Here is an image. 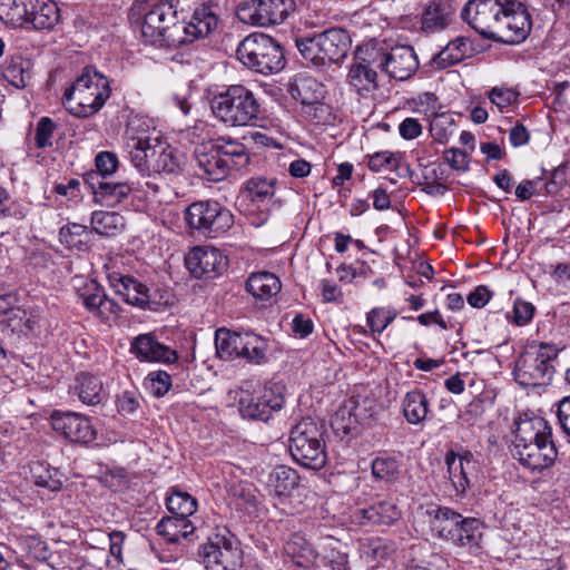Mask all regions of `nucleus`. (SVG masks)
Returning a JSON list of instances; mask_svg holds the SVG:
<instances>
[{
  "mask_svg": "<svg viewBox=\"0 0 570 570\" xmlns=\"http://www.w3.org/2000/svg\"><path fill=\"white\" fill-rule=\"evenodd\" d=\"M244 338L245 341L239 353V358H245L253 364L265 363L268 350L266 340L252 332H246V337Z\"/></svg>",
  "mask_w": 570,
  "mask_h": 570,
  "instance_id": "49530a36",
  "label": "nucleus"
},
{
  "mask_svg": "<svg viewBox=\"0 0 570 570\" xmlns=\"http://www.w3.org/2000/svg\"><path fill=\"white\" fill-rule=\"evenodd\" d=\"M512 321L519 326L528 324L534 314V306L525 301L517 299L513 304Z\"/></svg>",
  "mask_w": 570,
  "mask_h": 570,
  "instance_id": "338daca9",
  "label": "nucleus"
},
{
  "mask_svg": "<svg viewBox=\"0 0 570 570\" xmlns=\"http://www.w3.org/2000/svg\"><path fill=\"white\" fill-rule=\"evenodd\" d=\"M246 332H235L225 327L218 328L215 334L216 352L220 358L234 360L239 358Z\"/></svg>",
  "mask_w": 570,
  "mask_h": 570,
  "instance_id": "58836bf2",
  "label": "nucleus"
},
{
  "mask_svg": "<svg viewBox=\"0 0 570 570\" xmlns=\"http://www.w3.org/2000/svg\"><path fill=\"white\" fill-rule=\"evenodd\" d=\"M285 390V385L279 382H266L263 385L256 380L242 382L238 401L240 415L248 420L268 421L273 413L284 407Z\"/></svg>",
  "mask_w": 570,
  "mask_h": 570,
  "instance_id": "39448f33",
  "label": "nucleus"
},
{
  "mask_svg": "<svg viewBox=\"0 0 570 570\" xmlns=\"http://www.w3.org/2000/svg\"><path fill=\"white\" fill-rule=\"evenodd\" d=\"M392 307H374L366 314V323L373 334H381L396 318Z\"/></svg>",
  "mask_w": 570,
  "mask_h": 570,
  "instance_id": "5fc2aeb1",
  "label": "nucleus"
},
{
  "mask_svg": "<svg viewBox=\"0 0 570 570\" xmlns=\"http://www.w3.org/2000/svg\"><path fill=\"white\" fill-rule=\"evenodd\" d=\"M509 0H469L461 11L462 19L476 32L493 40L498 21Z\"/></svg>",
  "mask_w": 570,
  "mask_h": 570,
  "instance_id": "f8f14e48",
  "label": "nucleus"
},
{
  "mask_svg": "<svg viewBox=\"0 0 570 570\" xmlns=\"http://www.w3.org/2000/svg\"><path fill=\"white\" fill-rule=\"evenodd\" d=\"M532 28L531 14L528 7L519 0H509V3L498 21L493 41L507 45L523 42Z\"/></svg>",
  "mask_w": 570,
  "mask_h": 570,
  "instance_id": "9b49d317",
  "label": "nucleus"
},
{
  "mask_svg": "<svg viewBox=\"0 0 570 570\" xmlns=\"http://www.w3.org/2000/svg\"><path fill=\"white\" fill-rule=\"evenodd\" d=\"M185 264L196 278H213L228 266V258L222 250L212 246H196L185 257Z\"/></svg>",
  "mask_w": 570,
  "mask_h": 570,
  "instance_id": "2eb2a0df",
  "label": "nucleus"
},
{
  "mask_svg": "<svg viewBox=\"0 0 570 570\" xmlns=\"http://www.w3.org/2000/svg\"><path fill=\"white\" fill-rule=\"evenodd\" d=\"M558 355L559 348L554 344L528 343L517 362L515 381L524 387L548 385L554 375Z\"/></svg>",
  "mask_w": 570,
  "mask_h": 570,
  "instance_id": "20e7f679",
  "label": "nucleus"
},
{
  "mask_svg": "<svg viewBox=\"0 0 570 570\" xmlns=\"http://www.w3.org/2000/svg\"><path fill=\"white\" fill-rule=\"evenodd\" d=\"M91 229L87 226L68 223L59 229V240L69 249L88 252L90 249Z\"/></svg>",
  "mask_w": 570,
  "mask_h": 570,
  "instance_id": "ea45409f",
  "label": "nucleus"
},
{
  "mask_svg": "<svg viewBox=\"0 0 570 570\" xmlns=\"http://www.w3.org/2000/svg\"><path fill=\"white\" fill-rule=\"evenodd\" d=\"M140 394L136 390H126L117 397V410L121 415H132L140 407Z\"/></svg>",
  "mask_w": 570,
  "mask_h": 570,
  "instance_id": "680f3d73",
  "label": "nucleus"
},
{
  "mask_svg": "<svg viewBox=\"0 0 570 570\" xmlns=\"http://www.w3.org/2000/svg\"><path fill=\"white\" fill-rule=\"evenodd\" d=\"M376 59L379 68L396 80L410 78L419 67L414 50L406 46L393 48L389 53L377 50Z\"/></svg>",
  "mask_w": 570,
  "mask_h": 570,
  "instance_id": "a211bd4d",
  "label": "nucleus"
},
{
  "mask_svg": "<svg viewBox=\"0 0 570 570\" xmlns=\"http://www.w3.org/2000/svg\"><path fill=\"white\" fill-rule=\"evenodd\" d=\"M197 0H135L129 18L146 43L177 48L205 39L218 27L216 7Z\"/></svg>",
  "mask_w": 570,
  "mask_h": 570,
  "instance_id": "f257e3e1",
  "label": "nucleus"
},
{
  "mask_svg": "<svg viewBox=\"0 0 570 570\" xmlns=\"http://www.w3.org/2000/svg\"><path fill=\"white\" fill-rule=\"evenodd\" d=\"M402 411L407 423H423L430 412V403L424 392L419 389L409 391L402 399Z\"/></svg>",
  "mask_w": 570,
  "mask_h": 570,
  "instance_id": "c9c22d12",
  "label": "nucleus"
},
{
  "mask_svg": "<svg viewBox=\"0 0 570 570\" xmlns=\"http://www.w3.org/2000/svg\"><path fill=\"white\" fill-rule=\"evenodd\" d=\"M377 49L357 47L354 62L350 67L347 81L362 96H366L377 88Z\"/></svg>",
  "mask_w": 570,
  "mask_h": 570,
  "instance_id": "4468645a",
  "label": "nucleus"
},
{
  "mask_svg": "<svg viewBox=\"0 0 570 570\" xmlns=\"http://www.w3.org/2000/svg\"><path fill=\"white\" fill-rule=\"evenodd\" d=\"M82 179L92 193L94 200L107 206L124 202L136 189L132 183L102 179L96 174H85Z\"/></svg>",
  "mask_w": 570,
  "mask_h": 570,
  "instance_id": "6ab92c4d",
  "label": "nucleus"
},
{
  "mask_svg": "<svg viewBox=\"0 0 570 570\" xmlns=\"http://www.w3.org/2000/svg\"><path fill=\"white\" fill-rule=\"evenodd\" d=\"M454 132V120L450 115L441 114L430 122V134L439 144H446Z\"/></svg>",
  "mask_w": 570,
  "mask_h": 570,
  "instance_id": "6e6d98bb",
  "label": "nucleus"
},
{
  "mask_svg": "<svg viewBox=\"0 0 570 570\" xmlns=\"http://www.w3.org/2000/svg\"><path fill=\"white\" fill-rule=\"evenodd\" d=\"M282 284L279 278L269 272L252 274L246 282L247 292L256 299L267 301L279 293Z\"/></svg>",
  "mask_w": 570,
  "mask_h": 570,
  "instance_id": "e433bc0d",
  "label": "nucleus"
},
{
  "mask_svg": "<svg viewBox=\"0 0 570 570\" xmlns=\"http://www.w3.org/2000/svg\"><path fill=\"white\" fill-rule=\"evenodd\" d=\"M471 52V40L466 37H456L433 56L431 65L438 69H446L470 57Z\"/></svg>",
  "mask_w": 570,
  "mask_h": 570,
  "instance_id": "2f4dec72",
  "label": "nucleus"
},
{
  "mask_svg": "<svg viewBox=\"0 0 570 570\" xmlns=\"http://www.w3.org/2000/svg\"><path fill=\"white\" fill-rule=\"evenodd\" d=\"M109 80L94 67H85L80 76L66 89L62 104L79 118L96 115L110 97Z\"/></svg>",
  "mask_w": 570,
  "mask_h": 570,
  "instance_id": "f03ea898",
  "label": "nucleus"
},
{
  "mask_svg": "<svg viewBox=\"0 0 570 570\" xmlns=\"http://www.w3.org/2000/svg\"><path fill=\"white\" fill-rule=\"evenodd\" d=\"M372 475L376 480L393 483L401 473L400 462L392 456H380L372 461Z\"/></svg>",
  "mask_w": 570,
  "mask_h": 570,
  "instance_id": "3c124183",
  "label": "nucleus"
},
{
  "mask_svg": "<svg viewBox=\"0 0 570 570\" xmlns=\"http://www.w3.org/2000/svg\"><path fill=\"white\" fill-rule=\"evenodd\" d=\"M236 56L245 67L262 75L277 73L286 63L282 45L263 32L246 36L239 42Z\"/></svg>",
  "mask_w": 570,
  "mask_h": 570,
  "instance_id": "423d86ee",
  "label": "nucleus"
},
{
  "mask_svg": "<svg viewBox=\"0 0 570 570\" xmlns=\"http://www.w3.org/2000/svg\"><path fill=\"white\" fill-rule=\"evenodd\" d=\"M108 281L115 293L121 296L127 304L142 309H157L158 302L155 301L149 288L132 276L111 272L108 274Z\"/></svg>",
  "mask_w": 570,
  "mask_h": 570,
  "instance_id": "f3484780",
  "label": "nucleus"
},
{
  "mask_svg": "<svg viewBox=\"0 0 570 570\" xmlns=\"http://www.w3.org/2000/svg\"><path fill=\"white\" fill-rule=\"evenodd\" d=\"M195 159L199 175L209 181H222L229 175L213 140L196 147Z\"/></svg>",
  "mask_w": 570,
  "mask_h": 570,
  "instance_id": "5701e85b",
  "label": "nucleus"
},
{
  "mask_svg": "<svg viewBox=\"0 0 570 570\" xmlns=\"http://www.w3.org/2000/svg\"><path fill=\"white\" fill-rule=\"evenodd\" d=\"M50 421L52 429L71 442L88 444L96 440L97 432L92 423L79 413L55 411Z\"/></svg>",
  "mask_w": 570,
  "mask_h": 570,
  "instance_id": "dca6fc26",
  "label": "nucleus"
},
{
  "mask_svg": "<svg viewBox=\"0 0 570 570\" xmlns=\"http://www.w3.org/2000/svg\"><path fill=\"white\" fill-rule=\"evenodd\" d=\"M275 179L265 177H253L245 184L244 190L250 203L264 215L263 220L267 218L275 195Z\"/></svg>",
  "mask_w": 570,
  "mask_h": 570,
  "instance_id": "c85d7f7f",
  "label": "nucleus"
},
{
  "mask_svg": "<svg viewBox=\"0 0 570 570\" xmlns=\"http://www.w3.org/2000/svg\"><path fill=\"white\" fill-rule=\"evenodd\" d=\"M294 9V0H248L238 6L237 14L245 23L269 27L284 22Z\"/></svg>",
  "mask_w": 570,
  "mask_h": 570,
  "instance_id": "9d476101",
  "label": "nucleus"
},
{
  "mask_svg": "<svg viewBox=\"0 0 570 570\" xmlns=\"http://www.w3.org/2000/svg\"><path fill=\"white\" fill-rule=\"evenodd\" d=\"M489 98L491 104L502 112L518 102L519 92L512 88L494 87L490 90Z\"/></svg>",
  "mask_w": 570,
  "mask_h": 570,
  "instance_id": "052dcab7",
  "label": "nucleus"
},
{
  "mask_svg": "<svg viewBox=\"0 0 570 570\" xmlns=\"http://www.w3.org/2000/svg\"><path fill=\"white\" fill-rule=\"evenodd\" d=\"M91 233L111 237L120 233L125 227V218L119 213L95 210L90 218Z\"/></svg>",
  "mask_w": 570,
  "mask_h": 570,
  "instance_id": "a19ab883",
  "label": "nucleus"
},
{
  "mask_svg": "<svg viewBox=\"0 0 570 570\" xmlns=\"http://www.w3.org/2000/svg\"><path fill=\"white\" fill-rule=\"evenodd\" d=\"M357 423L356 414L352 413V407L344 405L342 406L334 415V420L332 422L333 425L336 426L337 430H343L345 433H348L354 425Z\"/></svg>",
  "mask_w": 570,
  "mask_h": 570,
  "instance_id": "774afa93",
  "label": "nucleus"
},
{
  "mask_svg": "<svg viewBox=\"0 0 570 570\" xmlns=\"http://www.w3.org/2000/svg\"><path fill=\"white\" fill-rule=\"evenodd\" d=\"M36 2L31 3V8H28L27 21L23 28L36 30L52 29L60 18L57 3L52 0H36Z\"/></svg>",
  "mask_w": 570,
  "mask_h": 570,
  "instance_id": "cd10ccee",
  "label": "nucleus"
},
{
  "mask_svg": "<svg viewBox=\"0 0 570 570\" xmlns=\"http://www.w3.org/2000/svg\"><path fill=\"white\" fill-rule=\"evenodd\" d=\"M126 535L121 531H111L108 533L109 540V554L114 558V561L107 560V566L111 569H116L122 563V544Z\"/></svg>",
  "mask_w": 570,
  "mask_h": 570,
  "instance_id": "e2e57ef3",
  "label": "nucleus"
},
{
  "mask_svg": "<svg viewBox=\"0 0 570 570\" xmlns=\"http://www.w3.org/2000/svg\"><path fill=\"white\" fill-rule=\"evenodd\" d=\"M153 158L151 169L156 173H177L180 168L178 159L174 156L170 149L164 148L161 145L157 149V154Z\"/></svg>",
  "mask_w": 570,
  "mask_h": 570,
  "instance_id": "13d9d810",
  "label": "nucleus"
},
{
  "mask_svg": "<svg viewBox=\"0 0 570 570\" xmlns=\"http://www.w3.org/2000/svg\"><path fill=\"white\" fill-rule=\"evenodd\" d=\"M213 116L225 126H252L259 119L261 105L243 85H230L210 99Z\"/></svg>",
  "mask_w": 570,
  "mask_h": 570,
  "instance_id": "7ed1b4c3",
  "label": "nucleus"
},
{
  "mask_svg": "<svg viewBox=\"0 0 570 570\" xmlns=\"http://www.w3.org/2000/svg\"><path fill=\"white\" fill-rule=\"evenodd\" d=\"M355 518L362 524L391 525L401 518V510L394 502L383 500L368 508L357 510Z\"/></svg>",
  "mask_w": 570,
  "mask_h": 570,
  "instance_id": "7c9ffc66",
  "label": "nucleus"
},
{
  "mask_svg": "<svg viewBox=\"0 0 570 570\" xmlns=\"http://www.w3.org/2000/svg\"><path fill=\"white\" fill-rule=\"evenodd\" d=\"M458 4L454 0H431L421 14V29L425 33L444 31L455 21Z\"/></svg>",
  "mask_w": 570,
  "mask_h": 570,
  "instance_id": "412c9836",
  "label": "nucleus"
},
{
  "mask_svg": "<svg viewBox=\"0 0 570 570\" xmlns=\"http://www.w3.org/2000/svg\"><path fill=\"white\" fill-rule=\"evenodd\" d=\"M320 37L323 45L322 55L326 57L328 65L337 63L347 56L351 39L345 30L332 28L320 33Z\"/></svg>",
  "mask_w": 570,
  "mask_h": 570,
  "instance_id": "c756f323",
  "label": "nucleus"
},
{
  "mask_svg": "<svg viewBox=\"0 0 570 570\" xmlns=\"http://www.w3.org/2000/svg\"><path fill=\"white\" fill-rule=\"evenodd\" d=\"M145 386L156 396H164L171 386L170 375L165 371L150 372L145 379Z\"/></svg>",
  "mask_w": 570,
  "mask_h": 570,
  "instance_id": "bf43d9fd",
  "label": "nucleus"
},
{
  "mask_svg": "<svg viewBox=\"0 0 570 570\" xmlns=\"http://www.w3.org/2000/svg\"><path fill=\"white\" fill-rule=\"evenodd\" d=\"M294 98L303 105L318 104L325 95L324 86L313 77L299 76L292 88Z\"/></svg>",
  "mask_w": 570,
  "mask_h": 570,
  "instance_id": "79ce46f5",
  "label": "nucleus"
},
{
  "mask_svg": "<svg viewBox=\"0 0 570 570\" xmlns=\"http://www.w3.org/2000/svg\"><path fill=\"white\" fill-rule=\"evenodd\" d=\"M228 174L232 170H240L249 164V154L246 146L237 139L220 136L213 139Z\"/></svg>",
  "mask_w": 570,
  "mask_h": 570,
  "instance_id": "bb28decb",
  "label": "nucleus"
},
{
  "mask_svg": "<svg viewBox=\"0 0 570 570\" xmlns=\"http://www.w3.org/2000/svg\"><path fill=\"white\" fill-rule=\"evenodd\" d=\"M33 0H0V20L7 26L23 28L27 21L28 8Z\"/></svg>",
  "mask_w": 570,
  "mask_h": 570,
  "instance_id": "c03bdc74",
  "label": "nucleus"
},
{
  "mask_svg": "<svg viewBox=\"0 0 570 570\" xmlns=\"http://www.w3.org/2000/svg\"><path fill=\"white\" fill-rule=\"evenodd\" d=\"M551 439V426L541 416L520 417L515 422L514 446L518 444L538 441L542 439Z\"/></svg>",
  "mask_w": 570,
  "mask_h": 570,
  "instance_id": "72a5a7b5",
  "label": "nucleus"
},
{
  "mask_svg": "<svg viewBox=\"0 0 570 570\" xmlns=\"http://www.w3.org/2000/svg\"><path fill=\"white\" fill-rule=\"evenodd\" d=\"M130 351L145 362L174 363L178 355L169 346L158 342L151 334H140L131 343Z\"/></svg>",
  "mask_w": 570,
  "mask_h": 570,
  "instance_id": "b1692460",
  "label": "nucleus"
},
{
  "mask_svg": "<svg viewBox=\"0 0 570 570\" xmlns=\"http://www.w3.org/2000/svg\"><path fill=\"white\" fill-rule=\"evenodd\" d=\"M157 533L169 543H176L194 533L195 527L189 519L169 515L164 517L156 527Z\"/></svg>",
  "mask_w": 570,
  "mask_h": 570,
  "instance_id": "4c0bfd02",
  "label": "nucleus"
},
{
  "mask_svg": "<svg viewBox=\"0 0 570 570\" xmlns=\"http://www.w3.org/2000/svg\"><path fill=\"white\" fill-rule=\"evenodd\" d=\"M31 479L37 487L48 489L51 492L59 491L62 487L60 473L43 462H36L30 468Z\"/></svg>",
  "mask_w": 570,
  "mask_h": 570,
  "instance_id": "de8ad7c7",
  "label": "nucleus"
},
{
  "mask_svg": "<svg viewBox=\"0 0 570 570\" xmlns=\"http://www.w3.org/2000/svg\"><path fill=\"white\" fill-rule=\"evenodd\" d=\"M96 170H89L86 174H96L102 179H109L118 169L119 159L112 151H100L95 157Z\"/></svg>",
  "mask_w": 570,
  "mask_h": 570,
  "instance_id": "4d7b16f0",
  "label": "nucleus"
},
{
  "mask_svg": "<svg viewBox=\"0 0 570 570\" xmlns=\"http://www.w3.org/2000/svg\"><path fill=\"white\" fill-rule=\"evenodd\" d=\"M340 546V541L333 538H327L322 546V560L332 570H345L348 563L347 553L341 551Z\"/></svg>",
  "mask_w": 570,
  "mask_h": 570,
  "instance_id": "864d4df0",
  "label": "nucleus"
},
{
  "mask_svg": "<svg viewBox=\"0 0 570 570\" xmlns=\"http://www.w3.org/2000/svg\"><path fill=\"white\" fill-rule=\"evenodd\" d=\"M79 400L87 405L100 404L106 397V391L99 377L82 373L77 377Z\"/></svg>",
  "mask_w": 570,
  "mask_h": 570,
  "instance_id": "37998d69",
  "label": "nucleus"
},
{
  "mask_svg": "<svg viewBox=\"0 0 570 570\" xmlns=\"http://www.w3.org/2000/svg\"><path fill=\"white\" fill-rule=\"evenodd\" d=\"M367 166L372 171L376 173L382 170H392L397 168V159L391 151H379L370 156Z\"/></svg>",
  "mask_w": 570,
  "mask_h": 570,
  "instance_id": "0e129e2a",
  "label": "nucleus"
},
{
  "mask_svg": "<svg viewBox=\"0 0 570 570\" xmlns=\"http://www.w3.org/2000/svg\"><path fill=\"white\" fill-rule=\"evenodd\" d=\"M482 522L476 518H464L463 522L458 527L453 544L460 547H478L482 537Z\"/></svg>",
  "mask_w": 570,
  "mask_h": 570,
  "instance_id": "8fccbe9b",
  "label": "nucleus"
},
{
  "mask_svg": "<svg viewBox=\"0 0 570 570\" xmlns=\"http://www.w3.org/2000/svg\"><path fill=\"white\" fill-rule=\"evenodd\" d=\"M432 515L431 530L436 533L440 539L453 543L458 537V527L463 522V517L448 507H439L430 512Z\"/></svg>",
  "mask_w": 570,
  "mask_h": 570,
  "instance_id": "473e14b6",
  "label": "nucleus"
},
{
  "mask_svg": "<svg viewBox=\"0 0 570 570\" xmlns=\"http://www.w3.org/2000/svg\"><path fill=\"white\" fill-rule=\"evenodd\" d=\"M286 553L303 568L316 567L320 553L301 533H294L285 546Z\"/></svg>",
  "mask_w": 570,
  "mask_h": 570,
  "instance_id": "f704fd0d",
  "label": "nucleus"
},
{
  "mask_svg": "<svg viewBox=\"0 0 570 570\" xmlns=\"http://www.w3.org/2000/svg\"><path fill=\"white\" fill-rule=\"evenodd\" d=\"M78 297L87 311L101 318L108 320L118 311L117 303L109 298L95 281H90L79 288Z\"/></svg>",
  "mask_w": 570,
  "mask_h": 570,
  "instance_id": "393cba45",
  "label": "nucleus"
},
{
  "mask_svg": "<svg viewBox=\"0 0 570 570\" xmlns=\"http://www.w3.org/2000/svg\"><path fill=\"white\" fill-rule=\"evenodd\" d=\"M31 62L21 56L8 59L2 68L3 78L16 88L27 86L31 77Z\"/></svg>",
  "mask_w": 570,
  "mask_h": 570,
  "instance_id": "a18cd8bd",
  "label": "nucleus"
},
{
  "mask_svg": "<svg viewBox=\"0 0 570 570\" xmlns=\"http://www.w3.org/2000/svg\"><path fill=\"white\" fill-rule=\"evenodd\" d=\"M200 556L209 566H219L224 570H235L240 563V550L234 535L227 529H218L200 548Z\"/></svg>",
  "mask_w": 570,
  "mask_h": 570,
  "instance_id": "ddd939ff",
  "label": "nucleus"
},
{
  "mask_svg": "<svg viewBox=\"0 0 570 570\" xmlns=\"http://www.w3.org/2000/svg\"><path fill=\"white\" fill-rule=\"evenodd\" d=\"M266 485L269 494L285 503L299 490V475L289 466L278 465L269 472Z\"/></svg>",
  "mask_w": 570,
  "mask_h": 570,
  "instance_id": "a878e982",
  "label": "nucleus"
},
{
  "mask_svg": "<svg viewBox=\"0 0 570 570\" xmlns=\"http://www.w3.org/2000/svg\"><path fill=\"white\" fill-rule=\"evenodd\" d=\"M155 130L141 128L139 120H130L126 129V147L131 164L142 174H149L151 161L160 147L159 136Z\"/></svg>",
  "mask_w": 570,
  "mask_h": 570,
  "instance_id": "1a4fd4ad",
  "label": "nucleus"
},
{
  "mask_svg": "<svg viewBox=\"0 0 570 570\" xmlns=\"http://www.w3.org/2000/svg\"><path fill=\"white\" fill-rule=\"evenodd\" d=\"M325 426L311 417L301 420L291 430L289 452L302 466L320 470L326 463Z\"/></svg>",
  "mask_w": 570,
  "mask_h": 570,
  "instance_id": "0eeeda50",
  "label": "nucleus"
},
{
  "mask_svg": "<svg viewBox=\"0 0 570 570\" xmlns=\"http://www.w3.org/2000/svg\"><path fill=\"white\" fill-rule=\"evenodd\" d=\"M185 220L191 229L206 237H217L227 232L234 224L229 209L213 200L195 202L185 210Z\"/></svg>",
  "mask_w": 570,
  "mask_h": 570,
  "instance_id": "6e6552de",
  "label": "nucleus"
},
{
  "mask_svg": "<svg viewBox=\"0 0 570 570\" xmlns=\"http://www.w3.org/2000/svg\"><path fill=\"white\" fill-rule=\"evenodd\" d=\"M514 449L519 462L531 471H542L551 466L557 458L552 438L518 444Z\"/></svg>",
  "mask_w": 570,
  "mask_h": 570,
  "instance_id": "aec40b11",
  "label": "nucleus"
},
{
  "mask_svg": "<svg viewBox=\"0 0 570 570\" xmlns=\"http://www.w3.org/2000/svg\"><path fill=\"white\" fill-rule=\"evenodd\" d=\"M295 45L305 60L311 61L316 67L328 66L326 57L322 55L323 45L320 33L314 37L297 38Z\"/></svg>",
  "mask_w": 570,
  "mask_h": 570,
  "instance_id": "09e8293b",
  "label": "nucleus"
},
{
  "mask_svg": "<svg viewBox=\"0 0 570 570\" xmlns=\"http://www.w3.org/2000/svg\"><path fill=\"white\" fill-rule=\"evenodd\" d=\"M445 464L451 495L462 498L471 487L470 475L474 470L472 454L466 452L463 455H456L450 451L445 454Z\"/></svg>",
  "mask_w": 570,
  "mask_h": 570,
  "instance_id": "4be33fe9",
  "label": "nucleus"
},
{
  "mask_svg": "<svg viewBox=\"0 0 570 570\" xmlns=\"http://www.w3.org/2000/svg\"><path fill=\"white\" fill-rule=\"evenodd\" d=\"M166 505L171 515L188 519L197 510V501L190 494L174 491L166 500Z\"/></svg>",
  "mask_w": 570,
  "mask_h": 570,
  "instance_id": "603ef678",
  "label": "nucleus"
},
{
  "mask_svg": "<svg viewBox=\"0 0 570 570\" xmlns=\"http://www.w3.org/2000/svg\"><path fill=\"white\" fill-rule=\"evenodd\" d=\"M56 124L49 117H42L37 124L35 140L38 148L51 146Z\"/></svg>",
  "mask_w": 570,
  "mask_h": 570,
  "instance_id": "69168bd1",
  "label": "nucleus"
}]
</instances>
